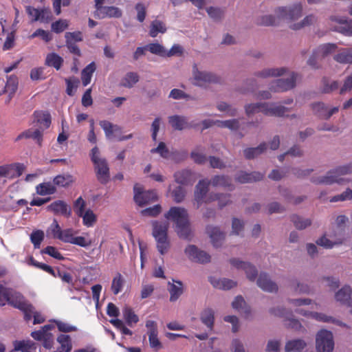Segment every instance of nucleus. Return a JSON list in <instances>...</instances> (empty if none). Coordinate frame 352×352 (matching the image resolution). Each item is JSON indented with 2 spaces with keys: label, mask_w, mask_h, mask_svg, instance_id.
<instances>
[{
  "label": "nucleus",
  "mask_w": 352,
  "mask_h": 352,
  "mask_svg": "<svg viewBox=\"0 0 352 352\" xmlns=\"http://www.w3.org/2000/svg\"><path fill=\"white\" fill-rule=\"evenodd\" d=\"M74 210L76 214L82 219V224L85 227L91 228L96 223L97 214L91 208H87L86 201L81 197L74 201Z\"/></svg>",
  "instance_id": "nucleus-10"
},
{
  "label": "nucleus",
  "mask_w": 352,
  "mask_h": 352,
  "mask_svg": "<svg viewBox=\"0 0 352 352\" xmlns=\"http://www.w3.org/2000/svg\"><path fill=\"white\" fill-rule=\"evenodd\" d=\"M232 307L234 309L239 312H248V309L246 307L245 301L241 296H236L232 302Z\"/></svg>",
  "instance_id": "nucleus-55"
},
{
  "label": "nucleus",
  "mask_w": 352,
  "mask_h": 352,
  "mask_svg": "<svg viewBox=\"0 0 352 352\" xmlns=\"http://www.w3.org/2000/svg\"><path fill=\"white\" fill-rule=\"evenodd\" d=\"M210 182L202 179L197 184L195 190V204L197 208H199L204 203H210L217 200L220 207L225 206L230 201L227 195L208 194Z\"/></svg>",
  "instance_id": "nucleus-5"
},
{
  "label": "nucleus",
  "mask_w": 352,
  "mask_h": 352,
  "mask_svg": "<svg viewBox=\"0 0 352 352\" xmlns=\"http://www.w3.org/2000/svg\"><path fill=\"white\" fill-rule=\"evenodd\" d=\"M190 176V172L187 170L177 171L174 175L175 181L177 183L182 185H186L188 184Z\"/></svg>",
  "instance_id": "nucleus-56"
},
{
  "label": "nucleus",
  "mask_w": 352,
  "mask_h": 352,
  "mask_svg": "<svg viewBox=\"0 0 352 352\" xmlns=\"http://www.w3.org/2000/svg\"><path fill=\"white\" fill-rule=\"evenodd\" d=\"M221 80V77L217 74L204 70L196 63L193 64L190 78L192 85L200 87H206L211 83L220 82Z\"/></svg>",
  "instance_id": "nucleus-9"
},
{
  "label": "nucleus",
  "mask_w": 352,
  "mask_h": 352,
  "mask_svg": "<svg viewBox=\"0 0 352 352\" xmlns=\"http://www.w3.org/2000/svg\"><path fill=\"white\" fill-rule=\"evenodd\" d=\"M334 60L342 64H352V48L340 50L335 56Z\"/></svg>",
  "instance_id": "nucleus-41"
},
{
  "label": "nucleus",
  "mask_w": 352,
  "mask_h": 352,
  "mask_svg": "<svg viewBox=\"0 0 352 352\" xmlns=\"http://www.w3.org/2000/svg\"><path fill=\"white\" fill-rule=\"evenodd\" d=\"M331 20L340 25L336 29V31L346 36H352V19H348L344 16H333Z\"/></svg>",
  "instance_id": "nucleus-27"
},
{
  "label": "nucleus",
  "mask_w": 352,
  "mask_h": 352,
  "mask_svg": "<svg viewBox=\"0 0 352 352\" xmlns=\"http://www.w3.org/2000/svg\"><path fill=\"white\" fill-rule=\"evenodd\" d=\"M184 284L180 280H173L172 282H168V291L170 294V301H177L184 293Z\"/></svg>",
  "instance_id": "nucleus-26"
},
{
  "label": "nucleus",
  "mask_w": 352,
  "mask_h": 352,
  "mask_svg": "<svg viewBox=\"0 0 352 352\" xmlns=\"http://www.w3.org/2000/svg\"><path fill=\"white\" fill-rule=\"evenodd\" d=\"M266 148V144L263 143L261 144L258 147L245 149L243 154L246 158L252 159L263 153Z\"/></svg>",
  "instance_id": "nucleus-51"
},
{
  "label": "nucleus",
  "mask_w": 352,
  "mask_h": 352,
  "mask_svg": "<svg viewBox=\"0 0 352 352\" xmlns=\"http://www.w3.org/2000/svg\"><path fill=\"white\" fill-rule=\"evenodd\" d=\"M72 182L73 179L71 175H58L54 179L53 184L54 186L65 187L72 184Z\"/></svg>",
  "instance_id": "nucleus-59"
},
{
  "label": "nucleus",
  "mask_w": 352,
  "mask_h": 352,
  "mask_svg": "<svg viewBox=\"0 0 352 352\" xmlns=\"http://www.w3.org/2000/svg\"><path fill=\"white\" fill-rule=\"evenodd\" d=\"M146 49L152 54L164 56L166 55V50L159 43H151L146 45Z\"/></svg>",
  "instance_id": "nucleus-62"
},
{
  "label": "nucleus",
  "mask_w": 352,
  "mask_h": 352,
  "mask_svg": "<svg viewBox=\"0 0 352 352\" xmlns=\"http://www.w3.org/2000/svg\"><path fill=\"white\" fill-rule=\"evenodd\" d=\"M24 318L26 321H29L33 318L34 324L43 323L45 320V316L41 312L36 310L34 307H33L31 304L25 311Z\"/></svg>",
  "instance_id": "nucleus-33"
},
{
  "label": "nucleus",
  "mask_w": 352,
  "mask_h": 352,
  "mask_svg": "<svg viewBox=\"0 0 352 352\" xmlns=\"http://www.w3.org/2000/svg\"><path fill=\"white\" fill-rule=\"evenodd\" d=\"M207 233L214 246L219 247L221 245L225 237V234L222 232L219 228L210 226L207 228Z\"/></svg>",
  "instance_id": "nucleus-36"
},
{
  "label": "nucleus",
  "mask_w": 352,
  "mask_h": 352,
  "mask_svg": "<svg viewBox=\"0 0 352 352\" xmlns=\"http://www.w3.org/2000/svg\"><path fill=\"white\" fill-rule=\"evenodd\" d=\"M343 241V238H336L329 235V238L327 236L320 237L316 241V243L325 248H332L334 245L342 244Z\"/></svg>",
  "instance_id": "nucleus-38"
},
{
  "label": "nucleus",
  "mask_w": 352,
  "mask_h": 352,
  "mask_svg": "<svg viewBox=\"0 0 352 352\" xmlns=\"http://www.w3.org/2000/svg\"><path fill=\"white\" fill-rule=\"evenodd\" d=\"M122 16V11L116 6H104L100 8V11L94 12V16L98 19L104 18H120Z\"/></svg>",
  "instance_id": "nucleus-25"
},
{
  "label": "nucleus",
  "mask_w": 352,
  "mask_h": 352,
  "mask_svg": "<svg viewBox=\"0 0 352 352\" xmlns=\"http://www.w3.org/2000/svg\"><path fill=\"white\" fill-rule=\"evenodd\" d=\"M244 109L248 117L259 112L266 116H283L289 111L288 108L282 104L269 102L248 103L244 106Z\"/></svg>",
  "instance_id": "nucleus-7"
},
{
  "label": "nucleus",
  "mask_w": 352,
  "mask_h": 352,
  "mask_svg": "<svg viewBox=\"0 0 352 352\" xmlns=\"http://www.w3.org/2000/svg\"><path fill=\"white\" fill-rule=\"evenodd\" d=\"M212 184L216 187H227L231 184L230 179L225 176H216L212 179Z\"/></svg>",
  "instance_id": "nucleus-63"
},
{
  "label": "nucleus",
  "mask_w": 352,
  "mask_h": 352,
  "mask_svg": "<svg viewBox=\"0 0 352 352\" xmlns=\"http://www.w3.org/2000/svg\"><path fill=\"white\" fill-rule=\"evenodd\" d=\"M217 126L220 128H227L232 131L243 130L241 121L239 119H231L228 120H217Z\"/></svg>",
  "instance_id": "nucleus-39"
},
{
  "label": "nucleus",
  "mask_w": 352,
  "mask_h": 352,
  "mask_svg": "<svg viewBox=\"0 0 352 352\" xmlns=\"http://www.w3.org/2000/svg\"><path fill=\"white\" fill-rule=\"evenodd\" d=\"M307 346V343L302 339L289 340L285 346V352H301Z\"/></svg>",
  "instance_id": "nucleus-40"
},
{
  "label": "nucleus",
  "mask_w": 352,
  "mask_h": 352,
  "mask_svg": "<svg viewBox=\"0 0 352 352\" xmlns=\"http://www.w3.org/2000/svg\"><path fill=\"white\" fill-rule=\"evenodd\" d=\"M336 49V45L333 43H325L320 45L314 52L313 57L308 60L307 63L309 65L314 67L316 64L314 60V57L317 58H323L325 56H327L328 54L335 52Z\"/></svg>",
  "instance_id": "nucleus-21"
},
{
  "label": "nucleus",
  "mask_w": 352,
  "mask_h": 352,
  "mask_svg": "<svg viewBox=\"0 0 352 352\" xmlns=\"http://www.w3.org/2000/svg\"><path fill=\"white\" fill-rule=\"evenodd\" d=\"M168 191L174 201L177 203L182 202L184 200L186 193L184 187L177 186L175 188L172 189V185L169 186Z\"/></svg>",
  "instance_id": "nucleus-50"
},
{
  "label": "nucleus",
  "mask_w": 352,
  "mask_h": 352,
  "mask_svg": "<svg viewBox=\"0 0 352 352\" xmlns=\"http://www.w3.org/2000/svg\"><path fill=\"white\" fill-rule=\"evenodd\" d=\"M217 108L220 111L225 112L229 116H235L237 114V109L226 102H221L218 103Z\"/></svg>",
  "instance_id": "nucleus-58"
},
{
  "label": "nucleus",
  "mask_w": 352,
  "mask_h": 352,
  "mask_svg": "<svg viewBox=\"0 0 352 352\" xmlns=\"http://www.w3.org/2000/svg\"><path fill=\"white\" fill-rule=\"evenodd\" d=\"M263 177V174L258 172H254L251 174H248L245 172H241L239 173L236 179L241 183H245L261 180Z\"/></svg>",
  "instance_id": "nucleus-45"
},
{
  "label": "nucleus",
  "mask_w": 352,
  "mask_h": 352,
  "mask_svg": "<svg viewBox=\"0 0 352 352\" xmlns=\"http://www.w3.org/2000/svg\"><path fill=\"white\" fill-rule=\"evenodd\" d=\"M91 159L95 165L98 179L102 183H106L109 179V170L106 160L100 157L98 147L91 149Z\"/></svg>",
  "instance_id": "nucleus-11"
},
{
  "label": "nucleus",
  "mask_w": 352,
  "mask_h": 352,
  "mask_svg": "<svg viewBox=\"0 0 352 352\" xmlns=\"http://www.w3.org/2000/svg\"><path fill=\"white\" fill-rule=\"evenodd\" d=\"M67 83V94L69 96H73L76 91V89L79 84V80L76 78H70L69 79H66Z\"/></svg>",
  "instance_id": "nucleus-64"
},
{
  "label": "nucleus",
  "mask_w": 352,
  "mask_h": 352,
  "mask_svg": "<svg viewBox=\"0 0 352 352\" xmlns=\"http://www.w3.org/2000/svg\"><path fill=\"white\" fill-rule=\"evenodd\" d=\"M124 279L120 274H117L113 278L111 283V290L114 294H119L123 288Z\"/></svg>",
  "instance_id": "nucleus-53"
},
{
  "label": "nucleus",
  "mask_w": 352,
  "mask_h": 352,
  "mask_svg": "<svg viewBox=\"0 0 352 352\" xmlns=\"http://www.w3.org/2000/svg\"><path fill=\"white\" fill-rule=\"evenodd\" d=\"M166 31L164 23L160 20H154L151 23L149 34L151 37H156L158 34H164Z\"/></svg>",
  "instance_id": "nucleus-46"
},
{
  "label": "nucleus",
  "mask_w": 352,
  "mask_h": 352,
  "mask_svg": "<svg viewBox=\"0 0 352 352\" xmlns=\"http://www.w3.org/2000/svg\"><path fill=\"white\" fill-rule=\"evenodd\" d=\"M14 349L10 352H32L36 349V344L30 340H15L13 342Z\"/></svg>",
  "instance_id": "nucleus-32"
},
{
  "label": "nucleus",
  "mask_w": 352,
  "mask_h": 352,
  "mask_svg": "<svg viewBox=\"0 0 352 352\" xmlns=\"http://www.w3.org/2000/svg\"><path fill=\"white\" fill-rule=\"evenodd\" d=\"M352 199V190L346 188L341 194L335 195L330 198V202L344 201Z\"/></svg>",
  "instance_id": "nucleus-57"
},
{
  "label": "nucleus",
  "mask_w": 352,
  "mask_h": 352,
  "mask_svg": "<svg viewBox=\"0 0 352 352\" xmlns=\"http://www.w3.org/2000/svg\"><path fill=\"white\" fill-rule=\"evenodd\" d=\"M257 285L263 291L267 292H276L278 291L277 285L272 281L267 274L262 273L259 275L257 280Z\"/></svg>",
  "instance_id": "nucleus-28"
},
{
  "label": "nucleus",
  "mask_w": 352,
  "mask_h": 352,
  "mask_svg": "<svg viewBox=\"0 0 352 352\" xmlns=\"http://www.w3.org/2000/svg\"><path fill=\"white\" fill-rule=\"evenodd\" d=\"M96 70V65L94 63L89 64L83 70L81 74V79L84 86H87L91 82L92 75Z\"/></svg>",
  "instance_id": "nucleus-48"
},
{
  "label": "nucleus",
  "mask_w": 352,
  "mask_h": 352,
  "mask_svg": "<svg viewBox=\"0 0 352 352\" xmlns=\"http://www.w3.org/2000/svg\"><path fill=\"white\" fill-rule=\"evenodd\" d=\"M140 80V76L136 72L126 73L120 80V85L126 88H132Z\"/></svg>",
  "instance_id": "nucleus-42"
},
{
  "label": "nucleus",
  "mask_w": 352,
  "mask_h": 352,
  "mask_svg": "<svg viewBox=\"0 0 352 352\" xmlns=\"http://www.w3.org/2000/svg\"><path fill=\"white\" fill-rule=\"evenodd\" d=\"M54 328L53 323L43 326L40 330L31 333V336L36 340L42 342L43 347L50 349L54 344V336L51 331Z\"/></svg>",
  "instance_id": "nucleus-15"
},
{
  "label": "nucleus",
  "mask_w": 352,
  "mask_h": 352,
  "mask_svg": "<svg viewBox=\"0 0 352 352\" xmlns=\"http://www.w3.org/2000/svg\"><path fill=\"white\" fill-rule=\"evenodd\" d=\"M77 233L78 231L72 228L62 230L60 241L82 248H87L91 245V240L90 239L82 236H76Z\"/></svg>",
  "instance_id": "nucleus-13"
},
{
  "label": "nucleus",
  "mask_w": 352,
  "mask_h": 352,
  "mask_svg": "<svg viewBox=\"0 0 352 352\" xmlns=\"http://www.w3.org/2000/svg\"><path fill=\"white\" fill-rule=\"evenodd\" d=\"M110 322L117 329H118L122 334L131 336L133 334L132 331L126 327L122 320L116 318L111 319Z\"/></svg>",
  "instance_id": "nucleus-60"
},
{
  "label": "nucleus",
  "mask_w": 352,
  "mask_h": 352,
  "mask_svg": "<svg viewBox=\"0 0 352 352\" xmlns=\"http://www.w3.org/2000/svg\"><path fill=\"white\" fill-rule=\"evenodd\" d=\"M17 78L15 76H10L7 80L6 85L0 90V96L3 94H7L8 96L7 100H6V103L10 102L13 95L17 89Z\"/></svg>",
  "instance_id": "nucleus-29"
},
{
  "label": "nucleus",
  "mask_w": 352,
  "mask_h": 352,
  "mask_svg": "<svg viewBox=\"0 0 352 352\" xmlns=\"http://www.w3.org/2000/svg\"><path fill=\"white\" fill-rule=\"evenodd\" d=\"M152 235L156 242V248L161 255L166 254L170 248V241L168 235L169 223L166 221L152 222Z\"/></svg>",
  "instance_id": "nucleus-8"
},
{
  "label": "nucleus",
  "mask_w": 352,
  "mask_h": 352,
  "mask_svg": "<svg viewBox=\"0 0 352 352\" xmlns=\"http://www.w3.org/2000/svg\"><path fill=\"white\" fill-rule=\"evenodd\" d=\"M8 298L7 303L23 311V313L30 305V304L24 299L23 296L21 294L14 292L12 289L10 290Z\"/></svg>",
  "instance_id": "nucleus-22"
},
{
  "label": "nucleus",
  "mask_w": 352,
  "mask_h": 352,
  "mask_svg": "<svg viewBox=\"0 0 352 352\" xmlns=\"http://www.w3.org/2000/svg\"><path fill=\"white\" fill-rule=\"evenodd\" d=\"M36 118L40 128L47 129L51 124L50 116L49 113L39 112L36 114Z\"/></svg>",
  "instance_id": "nucleus-54"
},
{
  "label": "nucleus",
  "mask_w": 352,
  "mask_h": 352,
  "mask_svg": "<svg viewBox=\"0 0 352 352\" xmlns=\"http://www.w3.org/2000/svg\"><path fill=\"white\" fill-rule=\"evenodd\" d=\"M99 125L103 129L107 139L109 140H117L120 133V127L108 120H101Z\"/></svg>",
  "instance_id": "nucleus-23"
},
{
  "label": "nucleus",
  "mask_w": 352,
  "mask_h": 352,
  "mask_svg": "<svg viewBox=\"0 0 352 352\" xmlns=\"http://www.w3.org/2000/svg\"><path fill=\"white\" fill-rule=\"evenodd\" d=\"M152 155H158L160 157L168 159L170 156V151L166 144L163 142H160L157 146L153 147L150 151Z\"/></svg>",
  "instance_id": "nucleus-47"
},
{
  "label": "nucleus",
  "mask_w": 352,
  "mask_h": 352,
  "mask_svg": "<svg viewBox=\"0 0 352 352\" xmlns=\"http://www.w3.org/2000/svg\"><path fill=\"white\" fill-rule=\"evenodd\" d=\"M122 314L126 324L133 327L139 321V317L134 312V311L129 306H124L122 309Z\"/></svg>",
  "instance_id": "nucleus-43"
},
{
  "label": "nucleus",
  "mask_w": 352,
  "mask_h": 352,
  "mask_svg": "<svg viewBox=\"0 0 352 352\" xmlns=\"http://www.w3.org/2000/svg\"><path fill=\"white\" fill-rule=\"evenodd\" d=\"M184 254L189 260L199 263L210 262V256L205 251L199 249L194 245H188L184 249Z\"/></svg>",
  "instance_id": "nucleus-16"
},
{
  "label": "nucleus",
  "mask_w": 352,
  "mask_h": 352,
  "mask_svg": "<svg viewBox=\"0 0 352 352\" xmlns=\"http://www.w3.org/2000/svg\"><path fill=\"white\" fill-rule=\"evenodd\" d=\"M352 173V164L338 166L328 171L325 175L314 177L312 182L316 184L331 185L338 184L346 185L351 182L346 177Z\"/></svg>",
  "instance_id": "nucleus-4"
},
{
  "label": "nucleus",
  "mask_w": 352,
  "mask_h": 352,
  "mask_svg": "<svg viewBox=\"0 0 352 352\" xmlns=\"http://www.w3.org/2000/svg\"><path fill=\"white\" fill-rule=\"evenodd\" d=\"M24 169L21 164H13L0 166V177L13 178L20 176Z\"/></svg>",
  "instance_id": "nucleus-24"
},
{
  "label": "nucleus",
  "mask_w": 352,
  "mask_h": 352,
  "mask_svg": "<svg viewBox=\"0 0 352 352\" xmlns=\"http://www.w3.org/2000/svg\"><path fill=\"white\" fill-rule=\"evenodd\" d=\"M302 14V6L300 4L288 8H278L275 11L276 16L272 15H264L258 20V23L264 25H274L276 23V18L280 20L293 21L297 20Z\"/></svg>",
  "instance_id": "nucleus-6"
},
{
  "label": "nucleus",
  "mask_w": 352,
  "mask_h": 352,
  "mask_svg": "<svg viewBox=\"0 0 352 352\" xmlns=\"http://www.w3.org/2000/svg\"><path fill=\"white\" fill-rule=\"evenodd\" d=\"M63 59L55 53H50L47 54L45 59V64L48 66L53 67L58 70L63 64Z\"/></svg>",
  "instance_id": "nucleus-49"
},
{
  "label": "nucleus",
  "mask_w": 352,
  "mask_h": 352,
  "mask_svg": "<svg viewBox=\"0 0 352 352\" xmlns=\"http://www.w3.org/2000/svg\"><path fill=\"white\" fill-rule=\"evenodd\" d=\"M200 320L208 331H212L214 323V311L211 308L204 309L200 314Z\"/></svg>",
  "instance_id": "nucleus-34"
},
{
  "label": "nucleus",
  "mask_w": 352,
  "mask_h": 352,
  "mask_svg": "<svg viewBox=\"0 0 352 352\" xmlns=\"http://www.w3.org/2000/svg\"><path fill=\"white\" fill-rule=\"evenodd\" d=\"M210 282L216 289L223 290L230 289L236 285V281L226 278L212 277Z\"/></svg>",
  "instance_id": "nucleus-31"
},
{
  "label": "nucleus",
  "mask_w": 352,
  "mask_h": 352,
  "mask_svg": "<svg viewBox=\"0 0 352 352\" xmlns=\"http://www.w3.org/2000/svg\"><path fill=\"white\" fill-rule=\"evenodd\" d=\"M26 12L32 18V21L44 22L50 17V12L47 9L38 10L32 6H27Z\"/></svg>",
  "instance_id": "nucleus-30"
},
{
  "label": "nucleus",
  "mask_w": 352,
  "mask_h": 352,
  "mask_svg": "<svg viewBox=\"0 0 352 352\" xmlns=\"http://www.w3.org/2000/svg\"><path fill=\"white\" fill-rule=\"evenodd\" d=\"M36 193L41 196L50 195L56 191L53 182H43L36 187Z\"/></svg>",
  "instance_id": "nucleus-44"
},
{
  "label": "nucleus",
  "mask_w": 352,
  "mask_h": 352,
  "mask_svg": "<svg viewBox=\"0 0 352 352\" xmlns=\"http://www.w3.org/2000/svg\"><path fill=\"white\" fill-rule=\"evenodd\" d=\"M334 349L333 336L327 329L320 330L316 335V352H332Z\"/></svg>",
  "instance_id": "nucleus-12"
},
{
  "label": "nucleus",
  "mask_w": 352,
  "mask_h": 352,
  "mask_svg": "<svg viewBox=\"0 0 352 352\" xmlns=\"http://www.w3.org/2000/svg\"><path fill=\"white\" fill-rule=\"evenodd\" d=\"M133 190L134 200L140 206L150 204L158 199V195L155 190H144L143 188L139 184H135Z\"/></svg>",
  "instance_id": "nucleus-14"
},
{
  "label": "nucleus",
  "mask_w": 352,
  "mask_h": 352,
  "mask_svg": "<svg viewBox=\"0 0 352 352\" xmlns=\"http://www.w3.org/2000/svg\"><path fill=\"white\" fill-rule=\"evenodd\" d=\"M56 341L59 344L55 352H70L72 349V341L69 335L61 333L57 336Z\"/></svg>",
  "instance_id": "nucleus-35"
},
{
  "label": "nucleus",
  "mask_w": 352,
  "mask_h": 352,
  "mask_svg": "<svg viewBox=\"0 0 352 352\" xmlns=\"http://www.w3.org/2000/svg\"><path fill=\"white\" fill-rule=\"evenodd\" d=\"M311 109L314 114L322 119H329L331 116L338 111V107H329L322 102H315L311 104Z\"/></svg>",
  "instance_id": "nucleus-17"
},
{
  "label": "nucleus",
  "mask_w": 352,
  "mask_h": 352,
  "mask_svg": "<svg viewBox=\"0 0 352 352\" xmlns=\"http://www.w3.org/2000/svg\"><path fill=\"white\" fill-rule=\"evenodd\" d=\"M335 300L342 305L352 306V287L345 285L338 289L334 294Z\"/></svg>",
  "instance_id": "nucleus-18"
},
{
  "label": "nucleus",
  "mask_w": 352,
  "mask_h": 352,
  "mask_svg": "<svg viewBox=\"0 0 352 352\" xmlns=\"http://www.w3.org/2000/svg\"><path fill=\"white\" fill-rule=\"evenodd\" d=\"M62 233V229L56 219L53 220L52 224L47 230V235L54 239H59Z\"/></svg>",
  "instance_id": "nucleus-52"
},
{
  "label": "nucleus",
  "mask_w": 352,
  "mask_h": 352,
  "mask_svg": "<svg viewBox=\"0 0 352 352\" xmlns=\"http://www.w3.org/2000/svg\"><path fill=\"white\" fill-rule=\"evenodd\" d=\"M168 123L175 130L182 131L188 127L187 119L184 116L174 115L168 118Z\"/></svg>",
  "instance_id": "nucleus-37"
},
{
  "label": "nucleus",
  "mask_w": 352,
  "mask_h": 352,
  "mask_svg": "<svg viewBox=\"0 0 352 352\" xmlns=\"http://www.w3.org/2000/svg\"><path fill=\"white\" fill-rule=\"evenodd\" d=\"M54 322L56 324L58 329L63 333L73 332L78 330V328L76 326L72 325L65 322L54 320Z\"/></svg>",
  "instance_id": "nucleus-61"
},
{
  "label": "nucleus",
  "mask_w": 352,
  "mask_h": 352,
  "mask_svg": "<svg viewBox=\"0 0 352 352\" xmlns=\"http://www.w3.org/2000/svg\"><path fill=\"white\" fill-rule=\"evenodd\" d=\"M230 263L236 269L243 270L245 272L246 276L250 280H255L257 276V270L254 266L249 263L244 262L236 258L232 259L230 261Z\"/></svg>",
  "instance_id": "nucleus-20"
},
{
  "label": "nucleus",
  "mask_w": 352,
  "mask_h": 352,
  "mask_svg": "<svg viewBox=\"0 0 352 352\" xmlns=\"http://www.w3.org/2000/svg\"><path fill=\"white\" fill-rule=\"evenodd\" d=\"M257 76L263 78L287 76L286 79H278L272 83L270 89L276 92L285 91L292 89L295 86L296 80V74L284 67L266 68L259 72Z\"/></svg>",
  "instance_id": "nucleus-1"
},
{
  "label": "nucleus",
  "mask_w": 352,
  "mask_h": 352,
  "mask_svg": "<svg viewBox=\"0 0 352 352\" xmlns=\"http://www.w3.org/2000/svg\"><path fill=\"white\" fill-rule=\"evenodd\" d=\"M47 210L56 215H62L66 217L71 216L72 210L70 206L63 200H56L50 204Z\"/></svg>",
  "instance_id": "nucleus-19"
},
{
  "label": "nucleus",
  "mask_w": 352,
  "mask_h": 352,
  "mask_svg": "<svg viewBox=\"0 0 352 352\" xmlns=\"http://www.w3.org/2000/svg\"><path fill=\"white\" fill-rule=\"evenodd\" d=\"M164 217L173 222L175 232L179 238L188 239L190 234V228L187 210L182 207L173 206L164 214Z\"/></svg>",
  "instance_id": "nucleus-3"
},
{
  "label": "nucleus",
  "mask_w": 352,
  "mask_h": 352,
  "mask_svg": "<svg viewBox=\"0 0 352 352\" xmlns=\"http://www.w3.org/2000/svg\"><path fill=\"white\" fill-rule=\"evenodd\" d=\"M288 302L296 313L303 316L315 319L318 322L330 323L332 316H328L324 313L305 310L304 306H310L313 309L320 308V304L308 298H292L288 300Z\"/></svg>",
  "instance_id": "nucleus-2"
}]
</instances>
